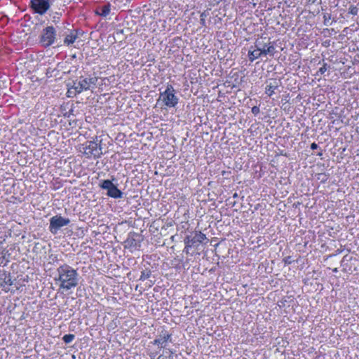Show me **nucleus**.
<instances>
[{
  "label": "nucleus",
  "mask_w": 359,
  "mask_h": 359,
  "mask_svg": "<svg viewBox=\"0 0 359 359\" xmlns=\"http://www.w3.org/2000/svg\"><path fill=\"white\" fill-rule=\"evenodd\" d=\"M57 275L54 278L59 289L69 290L77 286L79 282V273L76 269L68 264H62L56 270Z\"/></svg>",
  "instance_id": "obj_1"
},
{
  "label": "nucleus",
  "mask_w": 359,
  "mask_h": 359,
  "mask_svg": "<svg viewBox=\"0 0 359 359\" xmlns=\"http://www.w3.org/2000/svg\"><path fill=\"white\" fill-rule=\"evenodd\" d=\"M97 81L96 76L81 77L69 86L67 95L69 97H74L83 91L91 90L95 86Z\"/></svg>",
  "instance_id": "obj_2"
},
{
  "label": "nucleus",
  "mask_w": 359,
  "mask_h": 359,
  "mask_svg": "<svg viewBox=\"0 0 359 359\" xmlns=\"http://www.w3.org/2000/svg\"><path fill=\"white\" fill-rule=\"evenodd\" d=\"M179 102V98L175 90L170 84H168L165 90L160 93L157 103L168 108L175 107Z\"/></svg>",
  "instance_id": "obj_3"
},
{
  "label": "nucleus",
  "mask_w": 359,
  "mask_h": 359,
  "mask_svg": "<svg viewBox=\"0 0 359 359\" xmlns=\"http://www.w3.org/2000/svg\"><path fill=\"white\" fill-rule=\"evenodd\" d=\"M79 151L88 158H97L102 154V147L97 141H88L79 147Z\"/></svg>",
  "instance_id": "obj_4"
},
{
  "label": "nucleus",
  "mask_w": 359,
  "mask_h": 359,
  "mask_svg": "<svg viewBox=\"0 0 359 359\" xmlns=\"http://www.w3.org/2000/svg\"><path fill=\"white\" fill-rule=\"evenodd\" d=\"M0 286L5 292L12 291L13 288L18 290L21 285L14 282L9 273L3 272L0 273Z\"/></svg>",
  "instance_id": "obj_5"
},
{
  "label": "nucleus",
  "mask_w": 359,
  "mask_h": 359,
  "mask_svg": "<svg viewBox=\"0 0 359 359\" xmlns=\"http://www.w3.org/2000/svg\"><path fill=\"white\" fill-rule=\"evenodd\" d=\"M207 240L205 234L201 231H195L191 235L186 236L184 238V243L187 245V248L197 247L199 244L203 243Z\"/></svg>",
  "instance_id": "obj_6"
},
{
  "label": "nucleus",
  "mask_w": 359,
  "mask_h": 359,
  "mask_svg": "<svg viewBox=\"0 0 359 359\" xmlns=\"http://www.w3.org/2000/svg\"><path fill=\"white\" fill-rule=\"evenodd\" d=\"M273 52L274 46H268L266 49H261L258 46H251V48L248 50V57L251 62H253L262 55L266 56L268 54L272 55Z\"/></svg>",
  "instance_id": "obj_7"
},
{
  "label": "nucleus",
  "mask_w": 359,
  "mask_h": 359,
  "mask_svg": "<svg viewBox=\"0 0 359 359\" xmlns=\"http://www.w3.org/2000/svg\"><path fill=\"white\" fill-rule=\"evenodd\" d=\"M29 5L34 13L43 15L50 8L51 3L49 0H31Z\"/></svg>",
  "instance_id": "obj_8"
},
{
  "label": "nucleus",
  "mask_w": 359,
  "mask_h": 359,
  "mask_svg": "<svg viewBox=\"0 0 359 359\" xmlns=\"http://www.w3.org/2000/svg\"><path fill=\"white\" fill-rule=\"evenodd\" d=\"M69 222L70 220L68 218H65L60 215L52 217L50 219V231L56 234L60 228L68 225Z\"/></svg>",
  "instance_id": "obj_9"
},
{
  "label": "nucleus",
  "mask_w": 359,
  "mask_h": 359,
  "mask_svg": "<svg viewBox=\"0 0 359 359\" xmlns=\"http://www.w3.org/2000/svg\"><path fill=\"white\" fill-rule=\"evenodd\" d=\"M100 187L107 190V196L114 198H121L123 193L109 180L102 182Z\"/></svg>",
  "instance_id": "obj_10"
},
{
  "label": "nucleus",
  "mask_w": 359,
  "mask_h": 359,
  "mask_svg": "<svg viewBox=\"0 0 359 359\" xmlns=\"http://www.w3.org/2000/svg\"><path fill=\"white\" fill-rule=\"evenodd\" d=\"M55 29L53 26L47 27L43 30L41 42L45 45H52L55 41Z\"/></svg>",
  "instance_id": "obj_11"
},
{
  "label": "nucleus",
  "mask_w": 359,
  "mask_h": 359,
  "mask_svg": "<svg viewBox=\"0 0 359 359\" xmlns=\"http://www.w3.org/2000/svg\"><path fill=\"white\" fill-rule=\"evenodd\" d=\"M171 341V334H168L167 332H165L163 334H161L158 338L154 339L152 342L154 345H158L159 348L165 347L168 341Z\"/></svg>",
  "instance_id": "obj_12"
},
{
  "label": "nucleus",
  "mask_w": 359,
  "mask_h": 359,
  "mask_svg": "<svg viewBox=\"0 0 359 359\" xmlns=\"http://www.w3.org/2000/svg\"><path fill=\"white\" fill-rule=\"evenodd\" d=\"M278 88V82L276 80L269 81L265 88V93L269 97L275 93V90Z\"/></svg>",
  "instance_id": "obj_13"
},
{
  "label": "nucleus",
  "mask_w": 359,
  "mask_h": 359,
  "mask_svg": "<svg viewBox=\"0 0 359 359\" xmlns=\"http://www.w3.org/2000/svg\"><path fill=\"white\" fill-rule=\"evenodd\" d=\"M111 11V5L110 4H107L106 5L100 7L96 11L95 13L98 15L106 17L107 16Z\"/></svg>",
  "instance_id": "obj_14"
},
{
  "label": "nucleus",
  "mask_w": 359,
  "mask_h": 359,
  "mask_svg": "<svg viewBox=\"0 0 359 359\" xmlns=\"http://www.w3.org/2000/svg\"><path fill=\"white\" fill-rule=\"evenodd\" d=\"M77 38V36L76 34L74 33V32H71V33L66 36L65 39V43L67 44H71L74 42H76V39Z\"/></svg>",
  "instance_id": "obj_15"
},
{
  "label": "nucleus",
  "mask_w": 359,
  "mask_h": 359,
  "mask_svg": "<svg viewBox=\"0 0 359 359\" xmlns=\"http://www.w3.org/2000/svg\"><path fill=\"white\" fill-rule=\"evenodd\" d=\"M75 338V336L72 334H65L62 337V340L65 344L71 343Z\"/></svg>",
  "instance_id": "obj_16"
},
{
  "label": "nucleus",
  "mask_w": 359,
  "mask_h": 359,
  "mask_svg": "<svg viewBox=\"0 0 359 359\" xmlns=\"http://www.w3.org/2000/svg\"><path fill=\"white\" fill-rule=\"evenodd\" d=\"M151 276V271L149 270L143 271L141 273L140 280L144 281Z\"/></svg>",
  "instance_id": "obj_17"
},
{
  "label": "nucleus",
  "mask_w": 359,
  "mask_h": 359,
  "mask_svg": "<svg viewBox=\"0 0 359 359\" xmlns=\"http://www.w3.org/2000/svg\"><path fill=\"white\" fill-rule=\"evenodd\" d=\"M208 16V13L206 11H204L200 15V24L202 27H205V18Z\"/></svg>",
  "instance_id": "obj_18"
},
{
  "label": "nucleus",
  "mask_w": 359,
  "mask_h": 359,
  "mask_svg": "<svg viewBox=\"0 0 359 359\" xmlns=\"http://www.w3.org/2000/svg\"><path fill=\"white\" fill-rule=\"evenodd\" d=\"M358 9L357 7L351 6L348 9V13L353 15H356L358 14Z\"/></svg>",
  "instance_id": "obj_19"
},
{
  "label": "nucleus",
  "mask_w": 359,
  "mask_h": 359,
  "mask_svg": "<svg viewBox=\"0 0 359 359\" xmlns=\"http://www.w3.org/2000/svg\"><path fill=\"white\" fill-rule=\"evenodd\" d=\"M330 19H331V15L330 14H328V13L325 14L324 15L325 25H330Z\"/></svg>",
  "instance_id": "obj_20"
},
{
  "label": "nucleus",
  "mask_w": 359,
  "mask_h": 359,
  "mask_svg": "<svg viewBox=\"0 0 359 359\" xmlns=\"http://www.w3.org/2000/svg\"><path fill=\"white\" fill-rule=\"evenodd\" d=\"M327 70V64H324L321 67H320L318 74L320 73V74H323Z\"/></svg>",
  "instance_id": "obj_21"
},
{
  "label": "nucleus",
  "mask_w": 359,
  "mask_h": 359,
  "mask_svg": "<svg viewBox=\"0 0 359 359\" xmlns=\"http://www.w3.org/2000/svg\"><path fill=\"white\" fill-rule=\"evenodd\" d=\"M252 113L255 115H257L259 113V108L257 106H255L252 108Z\"/></svg>",
  "instance_id": "obj_22"
},
{
  "label": "nucleus",
  "mask_w": 359,
  "mask_h": 359,
  "mask_svg": "<svg viewBox=\"0 0 359 359\" xmlns=\"http://www.w3.org/2000/svg\"><path fill=\"white\" fill-rule=\"evenodd\" d=\"M135 241L134 240H132V239H128L126 243V245H128L129 247H132L133 245V242Z\"/></svg>",
  "instance_id": "obj_23"
},
{
  "label": "nucleus",
  "mask_w": 359,
  "mask_h": 359,
  "mask_svg": "<svg viewBox=\"0 0 359 359\" xmlns=\"http://www.w3.org/2000/svg\"><path fill=\"white\" fill-rule=\"evenodd\" d=\"M318 147V144L315 142H313L311 144V149L312 150L316 149Z\"/></svg>",
  "instance_id": "obj_24"
},
{
  "label": "nucleus",
  "mask_w": 359,
  "mask_h": 359,
  "mask_svg": "<svg viewBox=\"0 0 359 359\" xmlns=\"http://www.w3.org/2000/svg\"><path fill=\"white\" fill-rule=\"evenodd\" d=\"M189 249H190V248H187V245H185V248H184V252H185L187 254H188V253H189Z\"/></svg>",
  "instance_id": "obj_25"
},
{
  "label": "nucleus",
  "mask_w": 359,
  "mask_h": 359,
  "mask_svg": "<svg viewBox=\"0 0 359 359\" xmlns=\"http://www.w3.org/2000/svg\"><path fill=\"white\" fill-rule=\"evenodd\" d=\"M4 253V250H2L1 248H0V255H3Z\"/></svg>",
  "instance_id": "obj_26"
},
{
  "label": "nucleus",
  "mask_w": 359,
  "mask_h": 359,
  "mask_svg": "<svg viewBox=\"0 0 359 359\" xmlns=\"http://www.w3.org/2000/svg\"><path fill=\"white\" fill-rule=\"evenodd\" d=\"M318 156H322V155H323V154H322V152H320V153H318Z\"/></svg>",
  "instance_id": "obj_27"
},
{
  "label": "nucleus",
  "mask_w": 359,
  "mask_h": 359,
  "mask_svg": "<svg viewBox=\"0 0 359 359\" xmlns=\"http://www.w3.org/2000/svg\"><path fill=\"white\" fill-rule=\"evenodd\" d=\"M134 248H137V244H136V243L134 245Z\"/></svg>",
  "instance_id": "obj_28"
}]
</instances>
